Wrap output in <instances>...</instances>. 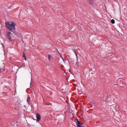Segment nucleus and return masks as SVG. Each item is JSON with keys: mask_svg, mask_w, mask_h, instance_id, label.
Instances as JSON below:
<instances>
[{"mask_svg": "<svg viewBox=\"0 0 127 127\" xmlns=\"http://www.w3.org/2000/svg\"><path fill=\"white\" fill-rule=\"evenodd\" d=\"M11 33V32H7V34H9Z\"/></svg>", "mask_w": 127, "mask_h": 127, "instance_id": "ddd939ff", "label": "nucleus"}, {"mask_svg": "<svg viewBox=\"0 0 127 127\" xmlns=\"http://www.w3.org/2000/svg\"><path fill=\"white\" fill-rule=\"evenodd\" d=\"M21 66H21V67H24L25 66V65L24 64H22L21 65Z\"/></svg>", "mask_w": 127, "mask_h": 127, "instance_id": "f8f14e48", "label": "nucleus"}, {"mask_svg": "<svg viewBox=\"0 0 127 127\" xmlns=\"http://www.w3.org/2000/svg\"><path fill=\"white\" fill-rule=\"evenodd\" d=\"M89 0L90 4H93L94 3V2L93 0Z\"/></svg>", "mask_w": 127, "mask_h": 127, "instance_id": "6e6552de", "label": "nucleus"}, {"mask_svg": "<svg viewBox=\"0 0 127 127\" xmlns=\"http://www.w3.org/2000/svg\"><path fill=\"white\" fill-rule=\"evenodd\" d=\"M77 59L78 60V58H77Z\"/></svg>", "mask_w": 127, "mask_h": 127, "instance_id": "f3484780", "label": "nucleus"}, {"mask_svg": "<svg viewBox=\"0 0 127 127\" xmlns=\"http://www.w3.org/2000/svg\"><path fill=\"white\" fill-rule=\"evenodd\" d=\"M62 59H63V60H64V59L63 58H62Z\"/></svg>", "mask_w": 127, "mask_h": 127, "instance_id": "dca6fc26", "label": "nucleus"}, {"mask_svg": "<svg viewBox=\"0 0 127 127\" xmlns=\"http://www.w3.org/2000/svg\"><path fill=\"white\" fill-rule=\"evenodd\" d=\"M75 54L76 55V56L77 57V55L76 53L75 52Z\"/></svg>", "mask_w": 127, "mask_h": 127, "instance_id": "2eb2a0df", "label": "nucleus"}, {"mask_svg": "<svg viewBox=\"0 0 127 127\" xmlns=\"http://www.w3.org/2000/svg\"><path fill=\"white\" fill-rule=\"evenodd\" d=\"M76 120L77 122H76V123H78V124H79V123L80 122L79 121L78 119H76Z\"/></svg>", "mask_w": 127, "mask_h": 127, "instance_id": "9b49d317", "label": "nucleus"}, {"mask_svg": "<svg viewBox=\"0 0 127 127\" xmlns=\"http://www.w3.org/2000/svg\"><path fill=\"white\" fill-rule=\"evenodd\" d=\"M36 117L37 118V122H38L40 120L41 115L37 113L36 115Z\"/></svg>", "mask_w": 127, "mask_h": 127, "instance_id": "f03ea898", "label": "nucleus"}, {"mask_svg": "<svg viewBox=\"0 0 127 127\" xmlns=\"http://www.w3.org/2000/svg\"><path fill=\"white\" fill-rule=\"evenodd\" d=\"M111 23L112 24H114L115 23V21L114 19H112L111 21Z\"/></svg>", "mask_w": 127, "mask_h": 127, "instance_id": "1a4fd4ad", "label": "nucleus"}, {"mask_svg": "<svg viewBox=\"0 0 127 127\" xmlns=\"http://www.w3.org/2000/svg\"><path fill=\"white\" fill-rule=\"evenodd\" d=\"M76 124L77 127H82V126L83 125V124L82 123L80 122L79 124H78V123H77Z\"/></svg>", "mask_w": 127, "mask_h": 127, "instance_id": "423d86ee", "label": "nucleus"}, {"mask_svg": "<svg viewBox=\"0 0 127 127\" xmlns=\"http://www.w3.org/2000/svg\"><path fill=\"white\" fill-rule=\"evenodd\" d=\"M107 99H108V101H110V95H108L107 96L106 98H105V99H104V100H105L104 101H106L107 100Z\"/></svg>", "mask_w": 127, "mask_h": 127, "instance_id": "7ed1b4c3", "label": "nucleus"}, {"mask_svg": "<svg viewBox=\"0 0 127 127\" xmlns=\"http://www.w3.org/2000/svg\"><path fill=\"white\" fill-rule=\"evenodd\" d=\"M30 98L29 96V95H27V102L28 103V104L29 105L30 104L29 101L30 100Z\"/></svg>", "mask_w": 127, "mask_h": 127, "instance_id": "20e7f679", "label": "nucleus"}, {"mask_svg": "<svg viewBox=\"0 0 127 127\" xmlns=\"http://www.w3.org/2000/svg\"><path fill=\"white\" fill-rule=\"evenodd\" d=\"M51 56V55L50 54H48V58L49 60H50Z\"/></svg>", "mask_w": 127, "mask_h": 127, "instance_id": "9d476101", "label": "nucleus"}, {"mask_svg": "<svg viewBox=\"0 0 127 127\" xmlns=\"http://www.w3.org/2000/svg\"><path fill=\"white\" fill-rule=\"evenodd\" d=\"M23 57L24 58V59L25 60H26V56L25 54V53H24V52H23Z\"/></svg>", "mask_w": 127, "mask_h": 127, "instance_id": "0eeeda50", "label": "nucleus"}, {"mask_svg": "<svg viewBox=\"0 0 127 127\" xmlns=\"http://www.w3.org/2000/svg\"><path fill=\"white\" fill-rule=\"evenodd\" d=\"M7 39H9V40L10 41H11L12 40V38H11V37L10 36V35L7 34Z\"/></svg>", "mask_w": 127, "mask_h": 127, "instance_id": "39448f33", "label": "nucleus"}, {"mask_svg": "<svg viewBox=\"0 0 127 127\" xmlns=\"http://www.w3.org/2000/svg\"><path fill=\"white\" fill-rule=\"evenodd\" d=\"M2 70V69H1V68H0V73L1 72V70Z\"/></svg>", "mask_w": 127, "mask_h": 127, "instance_id": "4468645a", "label": "nucleus"}, {"mask_svg": "<svg viewBox=\"0 0 127 127\" xmlns=\"http://www.w3.org/2000/svg\"><path fill=\"white\" fill-rule=\"evenodd\" d=\"M6 27L9 30L12 32L15 30V24L13 22H12L7 21L5 22Z\"/></svg>", "mask_w": 127, "mask_h": 127, "instance_id": "f257e3e1", "label": "nucleus"}]
</instances>
